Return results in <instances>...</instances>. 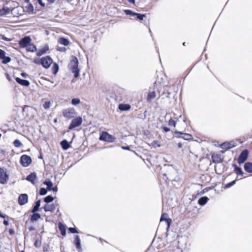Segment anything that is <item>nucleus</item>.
I'll return each mask as SVG.
<instances>
[{"instance_id": "f257e3e1", "label": "nucleus", "mask_w": 252, "mask_h": 252, "mask_svg": "<svg viewBox=\"0 0 252 252\" xmlns=\"http://www.w3.org/2000/svg\"><path fill=\"white\" fill-rule=\"evenodd\" d=\"M177 237L175 234L167 235V243L169 244L168 248H170V251H174L176 248H177L179 243Z\"/></svg>"}, {"instance_id": "f03ea898", "label": "nucleus", "mask_w": 252, "mask_h": 252, "mask_svg": "<svg viewBox=\"0 0 252 252\" xmlns=\"http://www.w3.org/2000/svg\"><path fill=\"white\" fill-rule=\"evenodd\" d=\"M69 69L74 73V77L77 78L79 76L80 69L78 68V61L76 57H73L68 65Z\"/></svg>"}, {"instance_id": "7ed1b4c3", "label": "nucleus", "mask_w": 252, "mask_h": 252, "mask_svg": "<svg viewBox=\"0 0 252 252\" xmlns=\"http://www.w3.org/2000/svg\"><path fill=\"white\" fill-rule=\"evenodd\" d=\"M63 115L64 117L70 119L76 115L75 110L73 107L65 109L63 111Z\"/></svg>"}, {"instance_id": "20e7f679", "label": "nucleus", "mask_w": 252, "mask_h": 252, "mask_svg": "<svg viewBox=\"0 0 252 252\" xmlns=\"http://www.w3.org/2000/svg\"><path fill=\"white\" fill-rule=\"evenodd\" d=\"M82 123V118L79 116L74 118L71 122L68 127L69 130H71L75 127H78L81 125Z\"/></svg>"}, {"instance_id": "39448f33", "label": "nucleus", "mask_w": 252, "mask_h": 252, "mask_svg": "<svg viewBox=\"0 0 252 252\" xmlns=\"http://www.w3.org/2000/svg\"><path fill=\"white\" fill-rule=\"evenodd\" d=\"M99 140L101 141L112 142L115 140V138L108 134L107 132H102L100 136Z\"/></svg>"}, {"instance_id": "423d86ee", "label": "nucleus", "mask_w": 252, "mask_h": 252, "mask_svg": "<svg viewBox=\"0 0 252 252\" xmlns=\"http://www.w3.org/2000/svg\"><path fill=\"white\" fill-rule=\"evenodd\" d=\"M52 59L49 56L42 58L40 60V63L45 68L49 67L52 63Z\"/></svg>"}, {"instance_id": "0eeeda50", "label": "nucleus", "mask_w": 252, "mask_h": 252, "mask_svg": "<svg viewBox=\"0 0 252 252\" xmlns=\"http://www.w3.org/2000/svg\"><path fill=\"white\" fill-rule=\"evenodd\" d=\"M20 162L23 166L27 167L32 162V159L30 156L24 155L21 157Z\"/></svg>"}, {"instance_id": "6e6552de", "label": "nucleus", "mask_w": 252, "mask_h": 252, "mask_svg": "<svg viewBox=\"0 0 252 252\" xmlns=\"http://www.w3.org/2000/svg\"><path fill=\"white\" fill-rule=\"evenodd\" d=\"M248 154V150H245L243 151L238 157L237 159L238 162L240 164L243 163L247 159Z\"/></svg>"}, {"instance_id": "1a4fd4ad", "label": "nucleus", "mask_w": 252, "mask_h": 252, "mask_svg": "<svg viewBox=\"0 0 252 252\" xmlns=\"http://www.w3.org/2000/svg\"><path fill=\"white\" fill-rule=\"evenodd\" d=\"M8 179V176L5 171L2 168H0V183L4 184Z\"/></svg>"}, {"instance_id": "9d476101", "label": "nucleus", "mask_w": 252, "mask_h": 252, "mask_svg": "<svg viewBox=\"0 0 252 252\" xmlns=\"http://www.w3.org/2000/svg\"><path fill=\"white\" fill-rule=\"evenodd\" d=\"M28 201V196L27 194H21L18 198V202L20 205L26 204Z\"/></svg>"}, {"instance_id": "9b49d317", "label": "nucleus", "mask_w": 252, "mask_h": 252, "mask_svg": "<svg viewBox=\"0 0 252 252\" xmlns=\"http://www.w3.org/2000/svg\"><path fill=\"white\" fill-rule=\"evenodd\" d=\"M5 52L0 49V59L2 60V63L4 64L9 63L11 61V59L8 57H6Z\"/></svg>"}, {"instance_id": "f8f14e48", "label": "nucleus", "mask_w": 252, "mask_h": 252, "mask_svg": "<svg viewBox=\"0 0 252 252\" xmlns=\"http://www.w3.org/2000/svg\"><path fill=\"white\" fill-rule=\"evenodd\" d=\"M31 41V38L29 36H26L22 38L19 42V44L21 47L25 48L28 46Z\"/></svg>"}, {"instance_id": "ddd939ff", "label": "nucleus", "mask_w": 252, "mask_h": 252, "mask_svg": "<svg viewBox=\"0 0 252 252\" xmlns=\"http://www.w3.org/2000/svg\"><path fill=\"white\" fill-rule=\"evenodd\" d=\"M212 161L214 163H220L223 160L221 156L219 154H213L212 155Z\"/></svg>"}, {"instance_id": "4468645a", "label": "nucleus", "mask_w": 252, "mask_h": 252, "mask_svg": "<svg viewBox=\"0 0 252 252\" xmlns=\"http://www.w3.org/2000/svg\"><path fill=\"white\" fill-rule=\"evenodd\" d=\"M26 179L31 182L33 184H35L37 182V179L36 178V175L35 173H32L27 176Z\"/></svg>"}, {"instance_id": "2eb2a0df", "label": "nucleus", "mask_w": 252, "mask_h": 252, "mask_svg": "<svg viewBox=\"0 0 252 252\" xmlns=\"http://www.w3.org/2000/svg\"><path fill=\"white\" fill-rule=\"evenodd\" d=\"M168 214L166 213H163L160 218V221H165L167 225V227L168 228L170 226V224L171 220L169 219H168Z\"/></svg>"}, {"instance_id": "dca6fc26", "label": "nucleus", "mask_w": 252, "mask_h": 252, "mask_svg": "<svg viewBox=\"0 0 252 252\" xmlns=\"http://www.w3.org/2000/svg\"><path fill=\"white\" fill-rule=\"evenodd\" d=\"M49 50V47L47 45H45L42 48L39 49L36 53L37 56H41L46 53Z\"/></svg>"}, {"instance_id": "f3484780", "label": "nucleus", "mask_w": 252, "mask_h": 252, "mask_svg": "<svg viewBox=\"0 0 252 252\" xmlns=\"http://www.w3.org/2000/svg\"><path fill=\"white\" fill-rule=\"evenodd\" d=\"M15 80L18 83L22 86L27 87L30 85V82L28 80L22 79L18 77H16Z\"/></svg>"}, {"instance_id": "a211bd4d", "label": "nucleus", "mask_w": 252, "mask_h": 252, "mask_svg": "<svg viewBox=\"0 0 252 252\" xmlns=\"http://www.w3.org/2000/svg\"><path fill=\"white\" fill-rule=\"evenodd\" d=\"M56 208V205L54 204H46L44 207V210L45 212H53Z\"/></svg>"}, {"instance_id": "6ab92c4d", "label": "nucleus", "mask_w": 252, "mask_h": 252, "mask_svg": "<svg viewBox=\"0 0 252 252\" xmlns=\"http://www.w3.org/2000/svg\"><path fill=\"white\" fill-rule=\"evenodd\" d=\"M74 244L75 245L76 249L80 251L81 249V240L79 236H75Z\"/></svg>"}, {"instance_id": "aec40b11", "label": "nucleus", "mask_w": 252, "mask_h": 252, "mask_svg": "<svg viewBox=\"0 0 252 252\" xmlns=\"http://www.w3.org/2000/svg\"><path fill=\"white\" fill-rule=\"evenodd\" d=\"M130 105L128 104H120L118 108L121 111H127L130 109Z\"/></svg>"}, {"instance_id": "412c9836", "label": "nucleus", "mask_w": 252, "mask_h": 252, "mask_svg": "<svg viewBox=\"0 0 252 252\" xmlns=\"http://www.w3.org/2000/svg\"><path fill=\"white\" fill-rule=\"evenodd\" d=\"M177 133H180L182 135V136H180V137L187 140H190L192 138L191 135L188 133H182L181 132H176Z\"/></svg>"}, {"instance_id": "4be33fe9", "label": "nucleus", "mask_w": 252, "mask_h": 252, "mask_svg": "<svg viewBox=\"0 0 252 252\" xmlns=\"http://www.w3.org/2000/svg\"><path fill=\"white\" fill-rule=\"evenodd\" d=\"M59 229L61 231V233L63 236L66 235V228L65 225L62 224L61 222L59 223Z\"/></svg>"}, {"instance_id": "5701e85b", "label": "nucleus", "mask_w": 252, "mask_h": 252, "mask_svg": "<svg viewBox=\"0 0 252 252\" xmlns=\"http://www.w3.org/2000/svg\"><path fill=\"white\" fill-rule=\"evenodd\" d=\"M244 169L246 172L249 173H252V163H246L244 165Z\"/></svg>"}, {"instance_id": "b1692460", "label": "nucleus", "mask_w": 252, "mask_h": 252, "mask_svg": "<svg viewBox=\"0 0 252 252\" xmlns=\"http://www.w3.org/2000/svg\"><path fill=\"white\" fill-rule=\"evenodd\" d=\"M58 42L64 46H67L69 43V41L64 37H61L58 39Z\"/></svg>"}, {"instance_id": "393cba45", "label": "nucleus", "mask_w": 252, "mask_h": 252, "mask_svg": "<svg viewBox=\"0 0 252 252\" xmlns=\"http://www.w3.org/2000/svg\"><path fill=\"white\" fill-rule=\"evenodd\" d=\"M10 12V9L8 7L4 6L2 9H0V15L2 16L7 14Z\"/></svg>"}, {"instance_id": "a878e982", "label": "nucleus", "mask_w": 252, "mask_h": 252, "mask_svg": "<svg viewBox=\"0 0 252 252\" xmlns=\"http://www.w3.org/2000/svg\"><path fill=\"white\" fill-rule=\"evenodd\" d=\"M208 200L209 199L207 197L203 196L199 199L198 203L200 205H204L207 202Z\"/></svg>"}, {"instance_id": "bb28decb", "label": "nucleus", "mask_w": 252, "mask_h": 252, "mask_svg": "<svg viewBox=\"0 0 252 252\" xmlns=\"http://www.w3.org/2000/svg\"><path fill=\"white\" fill-rule=\"evenodd\" d=\"M61 145L62 148L64 150H66L70 147V145L66 140H63L61 142Z\"/></svg>"}, {"instance_id": "cd10ccee", "label": "nucleus", "mask_w": 252, "mask_h": 252, "mask_svg": "<svg viewBox=\"0 0 252 252\" xmlns=\"http://www.w3.org/2000/svg\"><path fill=\"white\" fill-rule=\"evenodd\" d=\"M27 50L32 52H34L36 50L35 46L33 44H29L28 46L26 47Z\"/></svg>"}, {"instance_id": "c85d7f7f", "label": "nucleus", "mask_w": 252, "mask_h": 252, "mask_svg": "<svg viewBox=\"0 0 252 252\" xmlns=\"http://www.w3.org/2000/svg\"><path fill=\"white\" fill-rule=\"evenodd\" d=\"M43 184L47 186V189L48 190H51V189L53 186V183L51 181H45L43 182Z\"/></svg>"}, {"instance_id": "c756f323", "label": "nucleus", "mask_w": 252, "mask_h": 252, "mask_svg": "<svg viewBox=\"0 0 252 252\" xmlns=\"http://www.w3.org/2000/svg\"><path fill=\"white\" fill-rule=\"evenodd\" d=\"M156 96V93L154 91L150 92L148 94V96H147V100L148 101H150L151 100L153 99L154 98H155Z\"/></svg>"}, {"instance_id": "7c9ffc66", "label": "nucleus", "mask_w": 252, "mask_h": 252, "mask_svg": "<svg viewBox=\"0 0 252 252\" xmlns=\"http://www.w3.org/2000/svg\"><path fill=\"white\" fill-rule=\"evenodd\" d=\"M40 206V200H38L36 202L35 205L33 207V208L32 210V213H35L36 211H37Z\"/></svg>"}, {"instance_id": "2f4dec72", "label": "nucleus", "mask_w": 252, "mask_h": 252, "mask_svg": "<svg viewBox=\"0 0 252 252\" xmlns=\"http://www.w3.org/2000/svg\"><path fill=\"white\" fill-rule=\"evenodd\" d=\"M233 166L234 167V171L236 174L240 175H243L244 173L240 167H238L236 165H234Z\"/></svg>"}, {"instance_id": "473e14b6", "label": "nucleus", "mask_w": 252, "mask_h": 252, "mask_svg": "<svg viewBox=\"0 0 252 252\" xmlns=\"http://www.w3.org/2000/svg\"><path fill=\"white\" fill-rule=\"evenodd\" d=\"M33 214L31 217V220L32 221H36L40 218V215L38 213H33Z\"/></svg>"}, {"instance_id": "72a5a7b5", "label": "nucleus", "mask_w": 252, "mask_h": 252, "mask_svg": "<svg viewBox=\"0 0 252 252\" xmlns=\"http://www.w3.org/2000/svg\"><path fill=\"white\" fill-rule=\"evenodd\" d=\"M81 102L80 99L78 98H73L71 100V104L74 106H76Z\"/></svg>"}, {"instance_id": "f704fd0d", "label": "nucleus", "mask_w": 252, "mask_h": 252, "mask_svg": "<svg viewBox=\"0 0 252 252\" xmlns=\"http://www.w3.org/2000/svg\"><path fill=\"white\" fill-rule=\"evenodd\" d=\"M151 146L153 147L156 148L157 147H160L161 145H160V143L159 141L155 140L153 142H152V143H151Z\"/></svg>"}, {"instance_id": "c9c22d12", "label": "nucleus", "mask_w": 252, "mask_h": 252, "mask_svg": "<svg viewBox=\"0 0 252 252\" xmlns=\"http://www.w3.org/2000/svg\"><path fill=\"white\" fill-rule=\"evenodd\" d=\"M124 12L126 15H129L130 16H135L136 15V13L133 12L131 10H125Z\"/></svg>"}, {"instance_id": "e433bc0d", "label": "nucleus", "mask_w": 252, "mask_h": 252, "mask_svg": "<svg viewBox=\"0 0 252 252\" xmlns=\"http://www.w3.org/2000/svg\"><path fill=\"white\" fill-rule=\"evenodd\" d=\"M53 200H54L53 197H52L51 195H48V196H46V197H45L44 200L46 203H49V202H51L52 201H53Z\"/></svg>"}, {"instance_id": "4c0bfd02", "label": "nucleus", "mask_w": 252, "mask_h": 252, "mask_svg": "<svg viewBox=\"0 0 252 252\" xmlns=\"http://www.w3.org/2000/svg\"><path fill=\"white\" fill-rule=\"evenodd\" d=\"M51 103L50 101H46L43 104V108L45 109H49L51 106Z\"/></svg>"}, {"instance_id": "58836bf2", "label": "nucleus", "mask_w": 252, "mask_h": 252, "mask_svg": "<svg viewBox=\"0 0 252 252\" xmlns=\"http://www.w3.org/2000/svg\"><path fill=\"white\" fill-rule=\"evenodd\" d=\"M176 124V121H175L173 119H170L168 122V125L170 126H173L175 127Z\"/></svg>"}, {"instance_id": "ea45409f", "label": "nucleus", "mask_w": 252, "mask_h": 252, "mask_svg": "<svg viewBox=\"0 0 252 252\" xmlns=\"http://www.w3.org/2000/svg\"><path fill=\"white\" fill-rule=\"evenodd\" d=\"M135 16H136V18L139 20H142L145 17V15L141 14L139 13H136Z\"/></svg>"}, {"instance_id": "a19ab883", "label": "nucleus", "mask_w": 252, "mask_h": 252, "mask_svg": "<svg viewBox=\"0 0 252 252\" xmlns=\"http://www.w3.org/2000/svg\"><path fill=\"white\" fill-rule=\"evenodd\" d=\"M21 145L22 144L21 142L18 139H16L14 141V145L16 147H21Z\"/></svg>"}, {"instance_id": "79ce46f5", "label": "nucleus", "mask_w": 252, "mask_h": 252, "mask_svg": "<svg viewBox=\"0 0 252 252\" xmlns=\"http://www.w3.org/2000/svg\"><path fill=\"white\" fill-rule=\"evenodd\" d=\"M235 183H236V180H234V181L226 184L225 186V188H229L231 187H232V186H233L235 184Z\"/></svg>"}, {"instance_id": "37998d69", "label": "nucleus", "mask_w": 252, "mask_h": 252, "mask_svg": "<svg viewBox=\"0 0 252 252\" xmlns=\"http://www.w3.org/2000/svg\"><path fill=\"white\" fill-rule=\"evenodd\" d=\"M47 189H46L44 188H41L40 189L39 194L41 195H44L47 193Z\"/></svg>"}, {"instance_id": "c03bdc74", "label": "nucleus", "mask_w": 252, "mask_h": 252, "mask_svg": "<svg viewBox=\"0 0 252 252\" xmlns=\"http://www.w3.org/2000/svg\"><path fill=\"white\" fill-rule=\"evenodd\" d=\"M54 74H56L59 70V66L56 63H54L53 67Z\"/></svg>"}, {"instance_id": "a18cd8bd", "label": "nucleus", "mask_w": 252, "mask_h": 252, "mask_svg": "<svg viewBox=\"0 0 252 252\" xmlns=\"http://www.w3.org/2000/svg\"><path fill=\"white\" fill-rule=\"evenodd\" d=\"M68 230L72 233H78L77 230L75 228L73 227H69Z\"/></svg>"}, {"instance_id": "49530a36", "label": "nucleus", "mask_w": 252, "mask_h": 252, "mask_svg": "<svg viewBox=\"0 0 252 252\" xmlns=\"http://www.w3.org/2000/svg\"><path fill=\"white\" fill-rule=\"evenodd\" d=\"M1 39H3L4 40H6V41H9L10 39H8V38L5 37L4 35H2V34H0V40Z\"/></svg>"}, {"instance_id": "de8ad7c7", "label": "nucleus", "mask_w": 252, "mask_h": 252, "mask_svg": "<svg viewBox=\"0 0 252 252\" xmlns=\"http://www.w3.org/2000/svg\"><path fill=\"white\" fill-rule=\"evenodd\" d=\"M57 50L59 51H61V52H65L66 48L65 47H58Z\"/></svg>"}, {"instance_id": "09e8293b", "label": "nucleus", "mask_w": 252, "mask_h": 252, "mask_svg": "<svg viewBox=\"0 0 252 252\" xmlns=\"http://www.w3.org/2000/svg\"><path fill=\"white\" fill-rule=\"evenodd\" d=\"M222 147L223 148H227L228 149H230L231 148H232V146H230V145H228V144H226V143H223L222 145Z\"/></svg>"}, {"instance_id": "8fccbe9b", "label": "nucleus", "mask_w": 252, "mask_h": 252, "mask_svg": "<svg viewBox=\"0 0 252 252\" xmlns=\"http://www.w3.org/2000/svg\"><path fill=\"white\" fill-rule=\"evenodd\" d=\"M129 3L135 5V0H127Z\"/></svg>"}, {"instance_id": "3c124183", "label": "nucleus", "mask_w": 252, "mask_h": 252, "mask_svg": "<svg viewBox=\"0 0 252 252\" xmlns=\"http://www.w3.org/2000/svg\"><path fill=\"white\" fill-rule=\"evenodd\" d=\"M51 190L53 191L54 192H57L58 191V188L57 187H52L51 189Z\"/></svg>"}, {"instance_id": "603ef678", "label": "nucleus", "mask_w": 252, "mask_h": 252, "mask_svg": "<svg viewBox=\"0 0 252 252\" xmlns=\"http://www.w3.org/2000/svg\"><path fill=\"white\" fill-rule=\"evenodd\" d=\"M21 76L24 78H26L28 77V75L26 73L23 72L21 73Z\"/></svg>"}, {"instance_id": "864d4df0", "label": "nucleus", "mask_w": 252, "mask_h": 252, "mask_svg": "<svg viewBox=\"0 0 252 252\" xmlns=\"http://www.w3.org/2000/svg\"><path fill=\"white\" fill-rule=\"evenodd\" d=\"M163 129L165 132H168L170 131V129L168 127L165 126L163 127Z\"/></svg>"}, {"instance_id": "5fc2aeb1", "label": "nucleus", "mask_w": 252, "mask_h": 252, "mask_svg": "<svg viewBox=\"0 0 252 252\" xmlns=\"http://www.w3.org/2000/svg\"><path fill=\"white\" fill-rule=\"evenodd\" d=\"M38 3L42 6H44L45 4L42 2L41 0H37Z\"/></svg>"}, {"instance_id": "6e6d98bb", "label": "nucleus", "mask_w": 252, "mask_h": 252, "mask_svg": "<svg viewBox=\"0 0 252 252\" xmlns=\"http://www.w3.org/2000/svg\"><path fill=\"white\" fill-rule=\"evenodd\" d=\"M3 224H4L5 225H6V226L8 225L9 224L8 221V220H4L3 221Z\"/></svg>"}, {"instance_id": "4d7b16f0", "label": "nucleus", "mask_w": 252, "mask_h": 252, "mask_svg": "<svg viewBox=\"0 0 252 252\" xmlns=\"http://www.w3.org/2000/svg\"><path fill=\"white\" fill-rule=\"evenodd\" d=\"M122 148L124 149V150H129V147H128V146H127V147L122 146Z\"/></svg>"}, {"instance_id": "13d9d810", "label": "nucleus", "mask_w": 252, "mask_h": 252, "mask_svg": "<svg viewBox=\"0 0 252 252\" xmlns=\"http://www.w3.org/2000/svg\"><path fill=\"white\" fill-rule=\"evenodd\" d=\"M5 217V215H3L0 212V217L4 218Z\"/></svg>"}, {"instance_id": "bf43d9fd", "label": "nucleus", "mask_w": 252, "mask_h": 252, "mask_svg": "<svg viewBox=\"0 0 252 252\" xmlns=\"http://www.w3.org/2000/svg\"><path fill=\"white\" fill-rule=\"evenodd\" d=\"M34 246L36 247H38L39 246L38 245V242L37 241H36L35 243H34Z\"/></svg>"}, {"instance_id": "052dcab7", "label": "nucleus", "mask_w": 252, "mask_h": 252, "mask_svg": "<svg viewBox=\"0 0 252 252\" xmlns=\"http://www.w3.org/2000/svg\"><path fill=\"white\" fill-rule=\"evenodd\" d=\"M50 3H53L55 0H47Z\"/></svg>"}, {"instance_id": "680f3d73", "label": "nucleus", "mask_w": 252, "mask_h": 252, "mask_svg": "<svg viewBox=\"0 0 252 252\" xmlns=\"http://www.w3.org/2000/svg\"><path fill=\"white\" fill-rule=\"evenodd\" d=\"M178 146L179 148H181L182 147V144L181 143H179L178 144Z\"/></svg>"}, {"instance_id": "e2e57ef3", "label": "nucleus", "mask_w": 252, "mask_h": 252, "mask_svg": "<svg viewBox=\"0 0 252 252\" xmlns=\"http://www.w3.org/2000/svg\"><path fill=\"white\" fill-rule=\"evenodd\" d=\"M9 232V233L10 234H12L14 233V231L13 230H11V229H10Z\"/></svg>"}, {"instance_id": "0e129e2a", "label": "nucleus", "mask_w": 252, "mask_h": 252, "mask_svg": "<svg viewBox=\"0 0 252 252\" xmlns=\"http://www.w3.org/2000/svg\"><path fill=\"white\" fill-rule=\"evenodd\" d=\"M34 62L36 63V64H38L39 63V62H37V61H34Z\"/></svg>"}, {"instance_id": "69168bd1", "label": "nucleus", "mask_w": 252, "mask_h": 252, "mask_svg": "<svg viewBox=\"0 0 252 252\" xmlns=\"http://www.w3.org/2000/svg\"><path fill=\"white\" fill-rule=\"evenodd\" d=\"M29 229H30V230H31H31H33V229H34V228H32V227H31V228H29Z\"/></svg>"}, {"instance_id": "338daca9", "label": "nucleus", "mask_w": 252, "mask_h": 252, "mask_svg": "<svg viewBox=\"0 0 252 252\" xmlns=\"http://www.w3.org/2000/svg\"><path fill=\"white\" fill-rule=\"evenodd\" d=\"M26 2H28L29 0H24Z\"/></svg>"}, {"instance_id": "774afa93", "label": "nucleus", "mask_w": 252, "mask_h": 252, "mask_svg": "<svg viewBox=\"0 0 252 252\" xmlns=\"http://www.w3.org/2000/svg\"><path fill=\"white\" fill-rule=\"evenodd\" d=\"M183 45H184V46L185 45V42L183 43Z\"/></svg>"}]
</instances>
